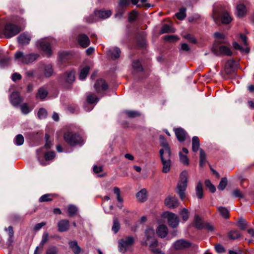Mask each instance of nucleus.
I'll use <instances>...</instances> for the list:
<instances>
[{"instance_id":"de8ad7c7","label":"nucleus","mask_w":254,"mask_h":254,"mask_svg":"<svg viewBox=\"0 0 254 254\" xmlns=\"http://www.w3.org/2000/svg\"><path fill=\"white\" fill-rule=\"evenodd\" d=\"M179 158L180 161L184 165L189 164V159L186 155H183L182 152H179Z\"/></svg>"},{"instance_id":"58836bf2","label":"nucleus","mask_w":254,"mask_h":254,"mask_svg":"<svg viewBox=\"0 0 254 254\" xmlns=\"http://www.w3.org/2000/svg\"><path fill=\"white\" fill-rule=\"evenodd\" d=\"M186 8L185 7H182L180 9L179 11L176 13V16L178 19L182 20L186 16Z\"/></svg>"},{"instance_id":"0eeeda50","label":"nucleus","mask_w":254,"mask_h":254,"mask_svg":"<svg viewBox=\"0 0 254 254\" xmlns=\"http://www.w3.org/2000/svg\"><path fill=\"white\" fill-rule=\"evenodd\" d=\"M21 31L20 28L12 24H6L3 29V34L5 37L9 38L17 35Z\"/></svg>"},{"instance_id":"13d9d810","label":"nucleus","mask_w":254,"mask_h":254,"mask_svg":"<svg viewBox=\"0 0 254 254\" xmlns=\"http://www.w3.org/2000/svg\"><path fill=\"white\" fill-rule=\"evenodd\" d=\"M20 108L22 113L24 115L28 114L31 111V110L26 104H22L20 106Z\"/></svg>"},{"instance_id":"c756f323","label":"nucleus","mask_w":254,"mask_h":254,"mask_svg":"<svg viewBox=\"0 0 254 254\" xmlns=\"http://www.w3.org/2000/svg\"><path fill=\"white\" fill-rule=\"evenodd\" d=\"M175 31V29L172 27L171 25L169 24H164L160 31V33L161 34L167 33H174Z\"/></svg>"},{"instance_id":"4be33fe9","label":"nucleus","mask_w":254,"mask_h":254,"mask_svg":"<svg viewBox=\"0 0 254 254\" xmlns=\"http://www.w3.org/2000/svg\"><path fill=\"white\" fill-rule=\"evenodd\" d=\"M156 232L161 238H165L168 234V228L165 225H159L157 229Z\"/></svg>"},{"instance_id":"864d4df0","label":"nucleus","mask_w":254,"mask_h":254,"mask_svg":"<svg viewBox=\"0 0 254 254\" xmlns=\"http://www.w3.org/2000/svg\"><path fill=\"white\" fill-rule=\"evenodd\" d=\"M205 186L209 189L210 192L213 193L215 191L216 189L215 186L211 184L209 180L205 181Z\"/></svg>"},{"instance_id":"09e8293b","label":"nucleus","mask_w":254,"mask_h":254,"mask_svg":"<svg viewBox=\"0 0 254 254\" xmlns=\"http://www.w3.org/2000/svg\"><path fill=\"white\" fill-rule=\"evenodd\" d=\"M148 0H140V3L137 5V7H146L147 8H149L151 7H153L154 5L151 4L149 3H147Z\"/></svg>"},{"instance_id":"a211bd4d","label":"nucleus","mask_w":254,"mask_h":254,"mask_svg":"<svg viewBox=\"0 0 254 254\" xmlns=\"http://www.w3.org/2000/svg\"><path fill=\"white\" fill-rule=\"evenodd\" d=\"M58 231L60 232H66L69 228V222L66 219L61 220L58 223Z\"/></svg>"},{"instance_id":"20e7f679","label":"nucleus","mask_w":254,"mask_h":254,"mask_svg":"<svg viewBox=\"0 0 254 254\" xmlns=\"http://www.w3.org/2000/svg\"><path fill=\"white\" fill-rule=\"evenodd\" d=\"M65 141L71 146L80 144L83 142L81 137L77 133L67 132L64 134Z\"/></svg>"},{"instance_id":"f704fd0d","label":"nucleus","mask_w":254,"mask_h":254,"mask_svg":"<svg viewBox=\"0 0 254 254\" xmlns=\"http://www.w3.org/2000/svg\"><path fill=\"white\" fill-rule=\"evenodd\" d=\"M67 211L69 216H73L77 213L78 208L74 205L69 204L67 207Z\"/></svg>"},{"instance_id":"9d476101","label":"nucleus","mask_w":254,"mask_h":254,"mask_svg":"<svg viewBox=\"0 0 254 254\" xmlns=\"http://www.w3.org/2000/svg\"><path fill=\"white\" fill-rule=\"evenodd\" d=\"M75 79V71L69 70L65 72L61 76V80L63 83L71 84Z\"/></svg>"},{"instance_id":"79ce46f5","label":"nucleus","mask_w":254,"mask_h":254,"mask_svg":"<svg viewBox=\"0 0 254 254\" xmlns=\"http://www.w3.org/2000/svg\"><path fill=\"white\" fill-rule=\"evenodd\" d=\"M24 140V139L23 135L19 134L15 136L14 142L16 145L19 146L23 144Z\"/></svg>"},{"instance_id":"7c9ffc66","label":"nucleus","mask_w":254,"mask_h":254,"mask_svg":"<svg viewBox=\"0 0 254 254\" xmlns=\"http://www.w3.org/2000/svg\"><path fill=\"white\" fill-rule=\"evenodd\" d=\"M204 224L200 218L197 215H195L194 219L195 227L198 229H202L204 228Z\"/></svg>"},{"instance_id":"6ab92c4d","label":"nucleus","mask_w":254,"mask_h":254,"mask_svg":"<svg viewBox=\"0 0 254 254\" xmlns=\"http://www.w3.org/2000/svg\"><path fill=\"white\" fill-rule=\"evenodd\" d=\"M31 37L28 33H23L17 38L19 44L22 45L28 44L31 40Z\"/></svg>"},{"instance_id":"69168bd1","label":"nucleus","mask_w":254,"mask_h":254,"mask_svg":"<svg viewBox=\"0 0 254 254\" xmlns=\"http://www.w3.org/2000/svg\"><path fill=\"white\" fill-rule=\"evenodd\" d=\"M164 39L168 41H176L178 39L176 36L173 35H166L164 36Z\"/></svg>"},{"instance_id":"9b49d317","label":"nucleus","mask_w":254,"mask_h":254,"mask_svg":"<svg viewBox=\"0 0 254 254\" xmlns=\"http://www.w3.org/2000/svg\"><path fill=\"white\" fill-rule=\"evenodd\" d=\"M165 204L170 208H174L179 206V202L176 197L169 196L165 199Z\"/></svg>"},{"instance_id":"a878e982","label":"nucleus","mask_w":254,"mask_h":254,"mask_svg":"<svg viewBox=\"0 0 254 254\" xmlns=\"http://www.w3.org/2000/svg\"><path fill=\"white\" fill-rule=\"evenodd\" d=\"M137 199L141 202L145 201L147 198V190L145 189L141 190L136 194Z\"/></svg>"},{"instance_id":"052dcab7","label":"nucleus","mask_w":254,"mask_h":254,"mask_svg":"<svg viewBox=\"0 0 254 254\" xmlns=\"http://www.w3.org/2000/svg\"><path fill=\"white\" fill-rule=\"evenodd\" d=\"M10 62V58H6L1 59L0 61V66L1 67H5L9 64Z\"/></svg>"},{"instance_id":"f8f14e48","label":"nucleus","mask_w":254,"mask_h":254,"mask_svg":"<svg viewBox=\"0 0 254 254\" xmlns=\"http://www.w3.org/2000/svg\"><path fill=\"white\" fill-rule=\"evenodd\" d=\"M159 139L160 144L163 148L160 150H164V154H168L169 155H171L172 153L170 147L164 136L162 135H160L159 136Z\"/></svg>"},{"instance_id":"4c0bfd02","label":"nucleus","mask_w":254,"mask_h":254,"mask_svg":"<svg viewBox=\"0 0 254 254\" xmlns=\"http://www.w3.org/2000/svg\"><path fill=\"white\" fill-rule=\"evenodd\" d=\"M89 66H86L81 70L79 77L80 80H83L86 78L89 72Z\"/></svg>"},{"instance_id":"423d86ee","label":"nucleus","mask_w":254,"mask_h":254,"mask_svg":"<svg viewBox=\"0 0 254 254\" xmlns=\"http://www.w3.org/2000/svg\"><path fill=\"white\" fill-rule=\"evenodd\" d=\"M133 243L134 239L131 236H128L119 240V251L123 253H125L131 247Z\"/></svg>"},{"instance_id":"39448f33","label":"nucleus","mask_w":254,"mask_h":254,"mask_svg":"<svg viewBox=\"0 0 254 254\" xmlns=\"http://www.w3.org/2000/svg\"><path fill=\"white\" fill-rule=\"evenodd\" d=\"M159 154L163 165L162 172L167 173L170 171L171 169V160L170 158L171 155L164 154V150H160Z\"/></svg>"},{"instance_id":"4468645a","label":"nucleus","mask_w":254,"mask_h":254,"mask_svg":"<svg viewBox=\"0 0 254 254\" xmlns=\"http://www.w3.org/2000/svg\"><path fill=\"white\" fill-rule=\"evenodd\" d=\"M142 244L144 245H148L150 250L154 254H163L162 251L156 248L157 246L158 242L156 240H152L151 242H142Z\"/></svg>"},{"instance_id":"393cba45","label":"nucleus","mask_w":254,"mask_h":254,"mask_svg":"<svg viewBox=\"0 0 254 254\" xmlns=\"http://www.w3.org/2000/svg\"><path fill=\"white\" fill-rule=\"evenodd\" d=\"M221 21L224 24H229L232 20V18L229 13L227 11H224L220 15Z\"/></svg>"},{"instance_id":"ea45409f","label":"nucleus","mask_w":254,"mask_h":254,"mask_svg":"<svg viewBox=\"0 0 254 254\" xmlns=\"http://www.w3.org/2000/svg\"><path fill=\"white\" fill-rule=\"evenodd\" d=\"M99 101L98 98L92 94H88L87 95V102L89 104L97 103Z\"/></svg>"},{"instance_id":"c03bdc74","label":"nucleus","mask_w":254,"mask_h":254,"mask_svg":"<svg viewBox=\"0 0 254 254\" xmlns=\"http://www.w3.org/2000/svg\"><path fill=\"white\" fill-rule=\"evenodd\" d=\"M241 236V234L237 230H232L229 233V237L232 240L239 238Z\"/></svg>"},{"instance_id":"ddd939ff","label":"nucleus","mask_w":254,"mask_h":254,"mask_svg":"<svg viewBox=\"0 0 254 254\" xmlns=\"http://www.w3.org/2000/svg\"><path fill=\"white\" fill-rule=\"evenodd\" d=\"M94 88L97 92L100 93L107 90L108 86L104 80L100 79L96 81Z\"/></svg>"},{"instance_id":"f03ea898","label":"nucleus","mask_w":254,"mask_h":254,"mask_svg":"<svg viewBox=\"0 0 254 254\" xmlns=\"http://www.w3.org/2000/svg\"><path fill=\"white\" fill-rule=\"evenodd\" d=\"M53 42L54 40L52 38H43L37 42L36 46L40 48L47 57H50L52 54L51 45Z\"/></svg>"},{"instance_id":"f257e3e1","label":"nucleus","mask_w":254,"mask_h":254,"mask_svg":"<svg viewBox=\"0 0 254 254\" xmlns=\"http://www.w3.org/2000/svg\"><path fill=\"white\" fill-rule=\"evenodd\" d=\"M188 172L183 171L180 174V180L179 181L176 189V192L180 198L183 200L186 197V192L188 183Z\"/></svg>"},{"instance_id":"3c124183","label":"nucleus","mask_w":254,"mask_h":254,"mask_svg":"<svg viewBox=\"0 0 254 254\" xmlns=\"http://www.w3.org/2000/svg\"><path fill=\"white\" fill-rule=\"evenodd\" d=\"M125 113L129 118H135L140 115L138 112L134 111L126 110Z\"/></svg>"},{"instance_id":"1a4fd4ad","label":"nucleus","mask_w":254,"mask_h":254,"mask_svg":"<svg viewBox=\"0 0 254 254\" xmlns=\"http://www.w3.org/2000/svg\"><path fill=\"white\" fill-rule=\"evenodd\" d=\"M192 246V244L189 241L185 239H179L173 244V247L175 250H185Z\"/></svg>"},{"instance_id":"dca6fc26","label":"nucleus","mask_w":254,"mask_h":254,"mask_svg":"<svg viewBox=\"0 0 254 254\" xmlns=\"http://www.w3.org/2000/svg\"><path fill=\"white\" fill-rule=\"evenodd\" d=\"M218 52H216L214 48L213 49V51L216 55L220 54L226 56H231L232 55V52L231 51L230 49L226 46H220L218 47Z\"/></svg>"},{"instance_id":"c9c22d12","label":"nucleus","mask_w":254,"mask_h":254,"mask_svg":"<svg viewBox=\"0 0 254 254\" xmlns=\"http://www.w3.org/2000/svg\"><path fill=\"white\" fill-rule=\"evenodd\" d=\"M196 194L197 197L199 199H201L203 197V189H202V185L201 182H198L196 188Z\"/></svg>"},{"instance_id":"5fc2aeb1","label":"nucleus","mask_w":254,"mask_h":254,"mask_svg":"<svg viewBox=\"0 0 254 254\" xmlns=\"http://www.w3.org/2000/svg\"><path fill=\"white\" fill-rule=\"evenodd\" d=\"M183 220L186 221L189 218V211L187 209L183 208L180 212Z\"/></svg>"},{"instance_id":"e433bc0d","label":"nucleus","mask_w":254,"mask_h":254,"mask_svg":"<svg viewBox=\"0 0 254 254\" xmlns=\"http://www.w3.org/2000/svg\"><path fill=\"white\" fill-rule=\"evenodd\" d=\"M120 229V224L119 220L117 217L113 219V225L112 228V231L114 233H117Z\"/></svg>"},{"instance_id":"412c9836","label":"nucleus","mask_w":254,"mask_h":254,"mask_svg":"<svg viewBox=\"0 0 254 254\" xmlns=\"http://www.w3.org/2000/svg\"><path fill=\"white\" fill-rule=\"evenodd\" d=\"M121 53V50L119 48L114 47L108 51V56L111 59L115 60L120 57Z\"/></svg>"},{"instance_id":"4d7b16f0","label":"nucleus","mask_w":254,"mask_h":254,"mask_svg":"<svg viewBox=\"0 0 254 254\" xmlns=\"http://www.w3.org/2000/svg\"><path fill=\"white\" fill-rule=\"evenodd\" d=\"M49 240V234L48 233L45 232L44 233L42 236V240L40 242V245H41V247L42 248L44 244L46 243Z\"/></svg>"},{"instance_id":"cd10ccee","label":"nucleus","mask_w":254,"mask_h":254,"mask_svg":"<svg viewBox=\"0 0 254 254\" xmlns=\"http://www.w3.org/2000/svg\"><path fill=\"white\" fill-rule=\"evenodd\" d=\"M53 66L51 64H48L44 65V74L47 77H49L53 74Z\"/></svg>"},{"instance_id":"473e14b6","label":"nucleus","mask_w":254,"mask_h":254,"mask_svg":"<svg viewBox=\"0 0 254 254\" xmlns=\"http://www.w3.org/2000/svg\"><path fill=\"white\" fill-rule=\"evenodd\" d=\"M246 12V6L243 4H240L237 6V14L239 17H243Z\"/></svg>"},{"instance_id":"49530a36","label":"nucleus","mask_w":254,"mask_h":254,"mask_svg":"<svg viewBox=\"0 0 254 254\" xmlns=\"http://www.w3.org/2000/svg\"><path fill=\"white\" fill-rule=\"evenodd\" d=\"M227 185V179L226 178H222L218 186V189L221 190H224Z\"/></svg>"},{"instance_id":"338daca9","label":"nucleus","mask_w":254,"mask_h":254,"mask_svg":"<svg viewBox=\"0 0 254 254\" xmlns=\"http://www.w3.org/2000/svg\"><path fill=\"white\" fill-rule=\"evenodd\" d=\"M214 37L216 38V40H225L226 39L225 35L219 32H215L214 33Z\"/></svg>"},{"instance_id":"e2e57ef3","label":"nucleus","mask_w":254,"mask_h":254,"mask_svg":"<svg viewBox=\"0 0 254 254\" xmlns=\"http://www.w3.org/2000/svg\"><path fill=\"white\" fill-rule=\"evenodd\" d=\"M51 195L49 194H46L42 195L39 199L40 202H45L52 200Z\"/></svg>"},{"instance_id":"a19ab883","label":"nucleus","mask_w":254,"mask_h":254,"mask_svg":"<svg viewBox=\"0 0 254 254\" xmlns=\"http://www.w3.org/2000/svg\"><path fill=\"white\" fill-rule=\"evenodd\" d=\"M233 46L234 49L235 50H239L241 52H245L246 53H248L249 52L250 50L249 48H243L237 42H234Z\"/></svg>"},{"instance_id":"c85d7f7f","label":"nucleus","mask_w":254,"mask_h":254,"mask_svg":"<svg viewBox=\"0 0 254 254\" xmlns=\"http://www.w3.org/2000/svg\"><path fill=\"white\" fill-rule=\"evenodd\" d=\"M48 91L44 87H42L39 89L36 94V98L41 100H44L48 95Z\"/></svg>"},{"instance_id":"0e129e2a","label":"nucleus","mask_w":254,"mask_h":254,"mask_svg":"<svg viewBox=\"0 0 254 254\" xmlns=\"http://www.w3.org/2000/svg\"><path fill=\"white\" fill-rule=\"evenodd\" d=\"M232 194L236 197L243 198V195L239 189H235L233 190Z\"/></svg>"},{"instance_id":"680f3d73","label":"nucleus","mask_w":254,"mask_h":254,"mask_svg":"<svg viewBox=\"0 0 254 254\" xmlns=\"http://www.w3.org/2000/svg\"><path fill=\"white\" fill-rule=\"evenodd\" d=\"M55 157L54 152H47L45 154V158L46 161L52 160Z\"/></svg>"},{"instance_id":"7ed1b4c3","label":"nucleus","mask_w":254,"mask_h":254,"mask_svg":"<svg viewBox=\"0 0 254 254\" xmlns=\"http://www.w3.org/2000/svg\"><path fill=\"white\" fill-rule=\"evenodd\" d=\"M39 56L37 54L24 55L23 52L18 51L15 54V59L19 63L28 64L36 60Z\"/></svg>"},{"instance_id":"774afa93","label":"nucleus","mask_w":254,"mask_h":254,"mask_svg":"<svg viewBox=\"0 0 254 254\" xmlns=\"http://www.w3.org/2000/svg\"><path fill=\"white\" fill-rule=\"evenodd\" d=\"M137 15V12L136 11H132L131 12H130L129 16V21H134L136 16Z\"/></svg>"},{"instance_id":"b1692460","label":"nucleus","mask_w":254,"mask_h":254,"mask_svg":"<svg viewBox=\"0 0 254 254\" xmlns=\"http://www.w3.org/2000/svg\"><path fill=\"white\" fill-rule=\"evenodd\" d=\"M155 235L154 231L152 228H148L145 230V236L146 240L143 242H151L152 240H155L154 238Z\"/></svg>"},{"instance_id":"6e6552de","label":"nucleus","mask_w":254,"mask_h":254,"mask_svg":"<svg viewBox=\"0 0 254 254\" xmlns=\"http://www.w3.org/2000/svg\"><path fill=\"white\" fill-rule=\"evenodd\" d=\"M164 218L167 219L169 225L172 228H176L179 223V219L177 215L174 213L165 212L163 215Z\"/></svg>"},{"instance_id":"603ef678","label":"nucleus","mask_w":254,"mask_h":254,"mask_svg":"<svg viewBox=\"0 0 254 254\" xmlns=\"http://www.w3.org/2000/svg\"><path fill=\"white\" fill-rule=\"evenodd\" d=\"M238 226L242 230H244L246 229L247 225L246 221L245 219L241 218L238 220Z\"/></svg>"},{"instance_id":"8fccbe9b","label":"nucleus","mask_w":254,"mask_h":254,"mask_svg":"<svg viewBox=\"0 0 254 254\" xmlns=\"http://www.w3.org/2000/svg\"><path fill=\"white\" fill-rule=\"evenodd\" d=\"M200 162L199 164L202 166L205 162L206 160V154L204 151L202 149H200Z\"/></svg>"},{"instance_id":"2f4dec72","label":"nucleus","mask_w":254,"mask_h":254,"mask_svg":"<svg viewBox=\"0 0 254 254\" xmlns=\"http://www.w3.org/2000/svg\"><path fill=\"white\" fill-rule=\"evenodd\" d=\"M200 143L197 136H193L192 138V150L193 152H197L199 148Z\"/></svg>"},{"instance_id":"2eb2a0df","label":"nucleus","mask_w":254,"mask_h":254,"mask_svg":"<svg viewBox=\"0 0 254 254\" xmlns=\"http://www.w3.org/2000/svg\"><path fill=\"white\" fill-rule=\"evenodd\" d=\"M10 100L11 104L15 107H18L22 101V99L20 97L18 92H13L10 97Z\"/></svg>"},{"instance_id":"5701e85b","label":"nucleus","mask_w":254,"mask_h":254,"mask_svg":"<svg viewBox=\"0 0 254 254\" xmlns=\"http://www.w3.org/2000/svg\"><path fill=\"white\" fill-rule=\"evenodd\" d=\"M110 10H96L94 12L95 16L102 19H105L109 17L111 15Z\"/></svg>"},{"instance_id":"f3484780","label":"nucleus","mask_w":254,"mask_h":254,"mask_svg":"<svg viewBox=\"0 0 254 254\" xmlns=\"http://www.w3.org/2000/svg\"><path fill=\"white\" fill-rule=\"evenodd\" d=\"M78 42L82 47L86 48L89 45L90 41L87 35L82 34L78 36Z\"/></svg>"},{"instance_id":"bf43d9fd","label":"nucleus","mask_w":254,"mask_h":254,"mask_svg":"<svg viewBox=\"0 0 254 254\" xmlns=\"http://www.w3.org/2000/svg\"><path fill=\"white\" fill-rule=\"evenodd\" d=\"M184 38L185 39H187L191 43H193V44L196 43L197 41H196V39L193 35H191V34H188L184 36Z\"/></svg>"},{"instance_id":"a18cd8bd","label":"nucleus","mask_w":254,"mask_h":254,"mask_svg":"<svg viewBox=\"0 0 254 254\" xmlns=\"http://www.w3.org/2000/svg\"><path fill=\"white\" fill-rule=\"evenodd\" d=\"M37 116L38 118L41 120L45 119L47 116L46 110L44 108H40L37 113Z\"/></svg>"},{"instance_id":"aec40b11","label":"nucleus","mask_w":254,"mask_h":254,"mask_svg":"<svg viewBox=\"0 0 254 254\" xmlns=\"http://www.w3.org/2000/svg\"><path fill=\"white\" fill-rule=\"evenodd\" d=\"M175 134L178 140L181 142L184 141L186 139L187 132L182 128H177L175 129Z\"/></svg>"},{"instance_id":"37998d69","label":"nucleus","mask_w":254,"mask_h":254,"mask_svg":"<svg viewBox=\"0 0 254 254\" xmlns=\"http://www.w3.org/2000/svg\"><path fill=\"white\" fill-rule=\"evenodd\" d=\"M58 248L54 246L49 247L46 251L45 254H58Z\"/></svg>"},{"instance_id":"72a5a7b5","label":"nucleus","mask_w":254,"mask_h":254,"mask_svg":"<svg viewBox=\"0 0 254 254\" xmlns=\"http://www.w3.org/2000/svg\"><path fill=\"white\" fill-rule=\"evenodd\" d=\"M218 211L220 215L224 218H228L229 217V211L227 208L222 206L217 207Z\"/></svg>"},{"instance_id":"bb28decb","label":"nucleus","mask_w":254,"mask_h":254,"mask_svg":"<svg viewBox=\"0 0 254 254\" xmlns=\"http://www.w3.org/2000/svg\"><path fill=\"white\" fill-rule=\"evenodd\" d=\"M68 244L69 248L75 254H79L80 253L81 249L76 241H69Z\"/></svg>"},{"instance_id":"6e6d98bb","label":"nucleus","mask_w":254,"mask_h":254,"mask_svg":"<svg viewBox=\"0 0 254 254\" xmlns=\"http://www.w3.org/2000/svg\"><path fill=\"white\" fill-rule=\"evenodd\" d=\"M132 67L137 71H141L142 70V67L140 63L138 60L134 61L132 62Z\"/></svg>"}]
</instances>
